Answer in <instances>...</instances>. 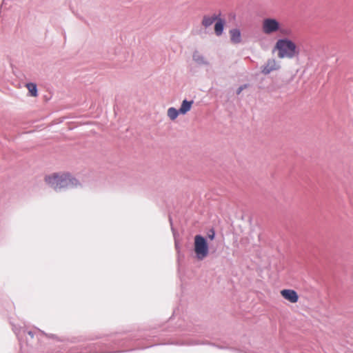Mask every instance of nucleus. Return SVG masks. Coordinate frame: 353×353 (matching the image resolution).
Returning <instances> with one entry per match:
<instances>
[{"instance_id": "1", "label": "nucleus", "mask_w": 353, "mask_h": 353, "mask_svg": "<svg viewBox=\"0 0 353 353\" xmlns=\"http://www.w3.org/2000/svg\"><path fill=\"white\" fill-rule=\"evenodd\" d=\"M274 48L278 51V57L280 59H292L299 54L296 43L288 39H279Z\"/></svg>"}, {"instance_id": "2", "label": "nucleus", "mask_w": 353, "mask_h": 353, "mask_svg": "<svg viewBox=\"0 0 353 353\" xmlns=\"http://www.w3.org/2000/svg\"><path fill=\"white\" fill-rule=\"evenodd\" d=\"M45 181L57 190L69 187L70 185L74 184V181H77L75 179L72 178L68 173H54L46 176Z\"/></svg>"}, {"instance_id": "3", "label": "nucleus", "mask_w": 353, "mask_h": 353, "mask_svg": "<svg viewBox=\"0 0 353 353\" xmlns=\"http://www.w3.org/2000/svg\"><path fill=\"white\" fill-rule=\"evenodd\" d=\"M194 252L199 260H203L208 254V245L205 239L201 235L194 236Z\"/></svg>"}, {"instance_id": "4", "label": "nucleus", "mask_w": 353, "mask_h": 353, "mask_svg": "<svg viewBox=\"0 0 353 353\" xmlns=\"http://www.w3.org/2000/svg\"><path fill=\"white\" fill-rule=\"evenodd\" d=\"M279 21L274 18H265L262 21L261 29L264 34H272L280 30Z\"/></svg>"}, {"instance_id": "5", "label": "nucleus", "mask_w": 353, "mask_h": 353, "mask_svg": "<svg viewBox=\"0 0 353 353\" xmlns=\"http://www.w3.org/2000/svg\"><path fill=\"white\" fill-rule=\"evenodd\" d=\"M280 293L283 299L292 303H296L299 300V295L294 290L284 289L282 290Z\"/></svg>"}, {"instance_id": "6", "label": "nucleus", "mask_w": 353, "mask_h": 353, "mask_svg": "<svg viewBox=\"0 0 353 353\" xmlns=\"http://www.w3.org/2000/svg\"><path fill=\"white\" fill-rule=\"evenodd\" d=\"M280 65L279 63L274 59L268 60L267 63L262 68V73L268 74L272 71L279 69Z\"/></svg>"}, {"instance_id": "7", "label": "nucleus", "mask_w": 353, "mask_h": 353, "mask_svg": "<svg viewBox=\"0 0 353 353\" xmlns=\"http://www.w3.org/2000/svg\"><path fill=\"white\" fill-rule=\"evenodd\" d=\"M220 14H212L211 15H205L201 21V24L205 28H208L212 25L214 22L217 19Z\"/></svg>"}, {"instance_id": "8", "label": "nucleus", "mask_w": 353, "mask_h": 353, "mask_svg": "<svg viewBox=\"0 0 353 353\" xmlns=\"http://www.w3.org/2000/svg\"><path fill=\"white\" fill-rule=\"evenodd\" d=\"M225 23V20L219 16L217 19L215 21L214 25V32L216 36H221L222 34Z\"/></svg>"}, {"instance_id": "9", "label": "nucleus", "mask_w": 353, "mask_h": 353, "mask_svg": "<svg viewBox=\"0 0 353 353\" xmlns=\"http://www.w3.org/2000/svg\"><path fill=\"white\" fill-rule=\"evenodd\" d=\"M192 104H193V101L183 100L182 102V104L179 110V112H180V114H186L188 111L190 110Z\"/></svg>"}, {"instance_id": "10", "label": "nucleus", "mask_w": 353, "mask_h": 353, "mask_svg": "<svg viewBox=\"0 0 353 353\" xmlns=\"http://www.w3.org/2000/svg\"><path fill=\"white\" fill-rule=\"evenodd\" d=\"M231 41L234 43L241 41V32L238 29H232L230 31Z\"/></svg>"}, {"instance_id": "11", "label": "nucleus", "mask_w": 353, "mask_h": 353, "mask_svg": "<svg viewBox=\"0 0 353 353\" xmlns=\"http://www.w3.org/2000/svg\"><path fill=\"white\" fill-rule=\"evenodd\" d=\"M180 114V112L174 108H170L168 110V116L171 120H174Z\"/></svg>"}, {"instance_id": "12", "label": "nucleus", "mask_w": 353, "mask_h": 353, "mask_svg": "<svg viewBox=\"0 0 353 353\" xmlns=\"http://www.w3.org/2000/svg\"><path fill=\"white\" fill-rule=\"evenodd\" d=\"M26 88H28L31 96H32V97L37 96V89L36 84L32 83H27Z\"/></svg>"}, {"instance_id": "13", "label": "nucleus", "mask_w": 353, "mask_h": 353, "mask_svg": "<svg viewBox=\"0 0 353 353\" xmlns=\"http://www.w3.org/2000/svg\"><path fill=\"white\" fill-rule=\"evenodd\" d=\"M279 32H280L281 34L284 36H290L292 33V31L290 29H284L282 28L281 26L280 30H279Z\"/></svg>"}, {"instance_id": "14", "label": "nucleus", "mask_w": 353, "mask_h": 353, "mask_svg": "<svg viewBox=\"0 0 353 353\" xmlns=\"http://www.w3.org/2000/svg\"><path fill=\"white\" fill-rule=\"evenodd\" d=\"M245 88H246V85H243V86L239 87V88H238V90H237V92H236L237 94H239Z\"/></svg>"}, {"instance_id": "15", "label": "nucleus", "mask_w": 353, "mask_h": 353, "mask_svg": "<svg viewBox=\"0 0 353 353\" xmlns=\"http://www.w3.org/2000/svg\"><path fill=\"white\" fill-rule=\"evenodd\" d=\"M214 232H213L211 235H209V238H210V239H214Z\"/></svg>"}]
</instances>
